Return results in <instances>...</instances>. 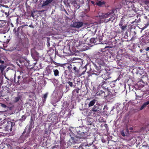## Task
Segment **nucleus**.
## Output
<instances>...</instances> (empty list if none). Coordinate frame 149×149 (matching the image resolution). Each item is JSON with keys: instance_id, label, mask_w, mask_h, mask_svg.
<instances>
[{"instance_id": "obj_35", "label": "nucleus", "mask_w": 149, "mask_h": 149, "mask_svg": "<svg viewBox=\"0 0 149 149\" xmlns=\"http://www.w3.org/2000/svg\"><path fill=\"white\" fill-rule=\"evenodd\" d=\"M107 95V99L112 98L114 96V95L109 90H108V94Z\"/></svg>"}, {"instance_id": "obj_27", "label": "nucleus", "mask_w": 149, "mask_h": 149, "mask_svg": "<svg viewBox=\"0 0 149 149\" xmlns=\"http://www.w3.org/2000/svg\"><path fill=\"white\" fill-rule=\"evenodd\" d=\"M136 2L135 0H133L132 1H131L128 5L127 6L128 8H132V7H133L134 5V4Z\"/></svg>"}, {"instance_id": "obj_43", "label": "nucleus", "mask_w": 149, "mask_h": 149, "mask_svg": "<svg viewBox=\"0 0 149 149\" xmlns=\"http://www.w3.org/2000/svg\"><path fill=\"white\" fill-rule=\"evenodd\" d=\"M92 143V144L91 145H93L92 147H93V149H97V147L95 146L93 144V142H92L91 143H89V144H91Z\"/></svg>"}, {"instance_id": "obj_44", "label": "nucleus", "mask_w": 149, "mask_h": 149, "mask_svg": "<svg viewBox=\"0 0 149 149\" xmlns=\"http://www.w3.org/2000/svg\"><path fill=\"white\" fill-rule=\"evenodd\" d=\"M86 7H87V8L85 9V10L86 12H88L89 9V6L88 4H87L86 5Z\"/></svg>"}, {"instance_id": "obj_26", "label": "nucleus", "mask_w": 149, "mask_h": 149, "mask_svg": "<svg viewBox=\"0 0 149 149\" xmlns=\"http://www.w3.org/2000/svg\"><path fill=\"white\" fill-rule=\"evenodd\" d=\"M93 119L91 118L88 117L87 119V124L88 125H92L93 123Z\"/></svg>"}, {"instance_id": "obj_12", "label": "nucleus", "mask_w": 149, "mask_h": 149, "mask_svg": "<svg viewBox=\"0 0 149 149\" xmlns=\"http://www.w3.org/2000/svg\"><path fill=\"white\" fill-rule=\"evenodd\" d=\"M84 23L81 22H77L74 23L72 24L71 25V26L75 28H79L84 25Z\"/></svg>"}, {"instance_id": "obj_39", "label": "nucleus", "mask_w": 149, "mask_h": 149, "mask_svg": "<svg viewBox=\"0 0 149 149\" xmlns=\"http://www.w3.org/2000/svg\"><path fill=\"white\" fill-rule=\"evenodd\" d=\"M80 89L79 88H77L76 89L74 90L72 92L73 93L76 92L77 94H78L79 93V91L80 90Z\"/></svg>"}, {"instance_id": "obj_42", "label": "nucleus", "mask_w": 149, "mask_h": 149, "mask_svg": "<svg viewBox=\"0 0 149 149\" xmlns=\"http://www.w3.org/2000/svg\"><path fill=\"white\" fill-rule=\"evenodd\" d=\"M20 97L19 96L16 97L15 98V102H17L20 99Z\"/></svg>"}, {"instance_id": "obj_33", "label": "nucleus", "mask_w": 149, "mask_h": 149, "mask_svg": "<svg viewBox=\"0 0 149 149\" xmlns=\"http://www.w3.org/2000/svg\"><path fill=\"white\" fill-rule=\"evenodd\" d=\"M120 27L122 31L123 32L126 30L127 28V25L126 24H125L124 25L120 26Z\"/></svg>"}, {"instance_id": "obj_20", "label": "nucleus", "mask_w": 149, "mask_h": 149, "mask_svg": "<svg viewBox=\"0 0 149 149\" xmlns=\"http://www.w3.org/2000/svg\"><path fill=\"white\" fill-rule=\"evenodd\" d=\"M133 10H129L127 11V15L129 17H131L134 16L135 14Z\"/></svg>"}, {"instance_id": "obj_1", "label": "nucleus", "mask_w": 149, "mask_h": 149, "mask_svg": "<svg viewBox=\"0 0 149 149\" xmlns=\"http://www.w3.org/2000/svg\"><path fill=\"white\" fill-rule=\"evenodd\" d=\"M89 128L84 126L77 127L75 130L78 135L86 139L88 135Z\"/></svg>"}, {"instance_id": "obj_5", "label": "nucleus", "mask_w": 149, "mask_h": 149, "mask_svg": "<svg viewBox=\"0 0 149 149\" xmlns=\"http://www.w3.org/2000/svg\"><path fill=\"white\" fill-rule=\"evenodd\" d=\"M71 72L68 70H65L61 77L63 84H65L67 82V81L71 79Z\"/></svg>"}, {"instance_id": "obj_2", "label": "nucleus", "mask_w": 149, "mask_h": 149, "mask_svg": "<svg viewBox=\"0 0 149 149\" xmlns=\"http://www.w3.org/2000/svg\"><path fill=\"white\" fill-rule=\"evenodd\" d=\"M1 124L7 131L11 132L13 128L15 127V122L8 121V119L6 118L1 121Z\"/></svg>"}, {"instance_id": "obj_6", "label": "nucleus", "mask_w": 149, "mask_h": 149, "mask_svg": "<svg viewBox=\"0 0 149 149\" xmlns=\"http://www.w3.org/2000/svg\"><path fill=\"white\" fill-rule=\"evenodd\" d=\"M31 131L30 128H29L26 131V128L25 129L22 135L20 136V139L23 141H25L29 136V133Z\"/></svg>"}, {"instance_id": "obj_47", "label": "nucleus", "mask_w": 149, "mask_h": 149, "mask_svg": "<svg viewBox=\"0 0 149 149\" xmlns=\"http://www.w3.org/2000/svg\"><path fill=\"white\" fill-rule=\"evenodd\" d=\"M47 95H48V93H46L44 95H43V98L45 99V100L47 98Z\"/></svg>"}, {"instance_id": "obj_36", "label": "nucleus", "mask_w": 149, "mask_h": 149, "mask_svg": "<svg viewBox=\"0 0 149 149\" xmlns=\"http://www.w3.org/2000/svg\"><path fill=\"white\" fill-rule=\"evenodd\" d=\"M132 10H133V11H134V12H135V14L136 15L137 13V12L139 10L138 8L135 7L134 6H133V7H132Z\"/></svg>"}, {"instance_id": "obj_49", "label": "nucleus", "mask_w": 149, "mask_h": 149, "mask_svg": "<svg viewBox=\"0 0 149 149\" xmlns=\"http://www.w3.org/2000/svg\"><path fill=\"white\" fill-rule=\"evenodd\" d=\"M146 107V106L149 104V101L146 102L143 104Z\"/></svg>"}, {"instance_id": "obj_37", "label": "nucleus", "mask_w": 149, "mask_h": 149, "mask_svg": "<svg viewBox=\"0 0 149 149\" xmlns=\"http://www.w3.org/2000/svg\"><path fill=\"white\" fill-rule=\"evenodd\" d=\"M108 90H106L104 92V94L103 95L104 97L107 99L108 95H108Z\"/></svg>"}, {"instance_id": "obj_45", "label": "nucleus", "mask_w": 149, "mask_h": 149, "mask_svg": "<svg viewBox=\"0 0 149 149\" xmlns=\"http://www.w3.org/2000/svg\"><path fill=\"white\" fill-rule=\"evenodd\" d=\"M145 144V145H142V147L145 148H148V145L147 143H144Z\"/></svg>"}, {"instance_id": "obj_58", "label": "nucleus", "mask_w": 149, "mask_h": 149, "mask_svg": "<svg viewBox=\"0 0 149 149\" xmlns=\"http://www.w3.org/2000/svg\"><path fill=\"white\" fill-rule=\"evenodd\" d=\"M5 14L6 15V17L8 16L9 15V14L8 13L6 12L5 13Z\"/></svg>"}, {"instance_id": "obj_64", "label": "nucleus", "mask_w": 149, "mask_h": 149, "mask_svg": "<svg viewBox=\"0 0 149 149\" xmlns=\"http://www.w3.org/2000/svg\"><path fill=\"white\" fill-rule=\"evenodd\" d=\"M91 3L92 4H94L95 2H94V1H91Z\"/></svg>"}, {"instance_id": "obj_61", "label": "nucleus", "mask_w": 149, "mask_h": 149, "mask_svg": "<svg viewBox=\"0 0 149 149\" xmlns=\"http://www.w3.org/2000/svg\"><path fill=\"white\" fill-rule=\"evenodd\" d=\"M31 16L32 17H34V15L33 14V13H31Z\"/></svg>"}, {"instance_id": "obj_51", "label": "nucleus", "mask_w": 149, "mask_h": 149, "mask_svg": "<svg viewBox=\"0 0 149 149\" xmlns=\"http://www.w3.org/2000/svg\"><path fill=\"white\" fill-rule=\"evenodd\" d=\"M105 47L104 48H102L101 49V50H100L101 52H104L106 51L105 50V48L107 47Z\"/></svg>"}, {"instance_id": "obj_19", "label": "nucleus", "mask_w": 149, "mask_h": 149, "mask_svg": "<svg viewBox=\"0 0 149 149\" xmlns=\"http://www.w3.org/2000/svg\"><path fill=\"white\" fill-rule=\"evenodd\" d=\"M88 68H89V71H90L91 70L90 65L88 63H87L83 67V69L84 70L83 71V72H82L81 74H84L85 73V72L86 71V70L88 69Z\"/></svg>"}, {"instance_id": "obj_29", "label": "nucleus", "mask_w": 149, "mask_h": 149, "mask_svg": "<svg viewBox=\"0 0 149 149\" xmlns=\"http://www.w3.org/2000/svg\"><path fill=\"white\" fill-rule=\"evenodd\" d=\"M74 65H75V62L72 63L68 66V68L69 69V71H70L71 72H72V71L73 70V68L74 66Z\"/></svg>"}, {"instance_id": "obj_3", "label": "nucleus", "mask_w": 149, "mask_h": 149, "mask_svg": "<svg viewBox=\"0 0 149 149\" xmlns=\"http://www.w3.org/2000/svg\"><path fill=\"white\" fill-rule=\"evenodd\" d=\"M113 81H103L99 84V86L101 87L104 90H110V88L113 87L115 86Z\"/></svg>"}, {"instance_id": "obj_57", "label": "nucleus", "mask_w": 149, "mask_h": 149, "mask_svg": "<svg viewBox=\"0 0 149 149\" xmlns=\"http://www.w3.org/2000/svg\"><path fill=\"white\" fill-rule=\"evenodd\" d=\"M63 11H64L67 15H68V13L65 9H64Z\"/></svg>"}, {"instance_id": "obj_38", "label": "nucleus", "mask_w": 149, "mask_h": 149, "mask_svg": "<svg viewBox=\"0 0 149 149\" xmlns=\"http://www.w3.org/2000/svg\"><path fill=\"white\" fill-rule=\"evenodd\" d=\"M66 83H68L69 86L71 87H73L74 88L76 86L75 84L74 85L72 82L70 81H67V82Z\"/></svg>"}, {"instance_id": "obj_11", "label": "nucleus", "mask_w": 149, "mask_h": 149, "mask_svg": "<svg viewBox=\"0 0 149 149\" xmlns=\"http://www.w3.org/2000/svg\"><path fill=\"white\" fill-rule=\"evenodd\" d=\"M121 135L123 137L128 136L129 135V132L127 127H126L125 129H123L120 131Z\"/></svg>"}, {"instance_id": "obj_56", "label": "nucleus", "mask_w": 149, "mask_h": 149, "mask_svg": "<svg viewBox=\"0 0 149 149\" xmlns=\"http://www.w3.org/2000/svg\"><path fill=\"white\" fill-rule=\"evenodd\" d=\"M104 126L106 128H108V125L107 124H104Z\"/></svg>"}, {"instance_id": "obj_17", "label": "nucleus", "mask_w": 149, "mask_h": 149, "mask_svg": "<svg viewBox=\"0 0 149 149\" xmlns=\"http://www.w3.org/2000/svg\"><path fill=\"white\" fill-rule=\"evenodd\" d=\"M53 70V68L51 69L49 67H47L45 70V73L46 75H49L51 74L52 73Z\"/></svg>"}, {"instance_id": "obj_55", "label": "nucleus", "mask_w": 149, "mask_h": 149, "mask_svg": "<svg viewBox=\"0 0 149 149\" xmlns=\"http://www.w3.org/2000/svg\"><path fill=\"white\" fill-rule=\"evenodd\" d=\"M26 79L28 81H26V83H28L29 81H30V80L31 79L29 78L28 77L26 78Z\"/></svg>"}, {"instance_id": "obj_28", "label": "nucleus", "mask_w": 149, "mask_h": 149, "mask_svg": "<svg viewBox=\"0 0 149 149\" xmlns=\"http://www.w3.org/2000/svg\"><path fill=\"white\" fill-rule=\"evenodd\" d=\"M95 4L99 6H101L105 4V2L104 1H99L96 3Z\"/></svg>"}, {"instance_id": "obj_46", "label": "nucleus", "mask_w": 149, "mask_h": 149, "mask_svg": "<svg viewBox=\"0 0 149 149\" xmlns=\"http://www.w3.org/2000/svg\"><path fill=\"white\" fill-rule=\"evenodd\" d=\"M0 69L1 71H3L4 69V66L3 65H0Z\"/></svg>"}, {"instance_id": "obj_50", "label": "nucleus", "mask_w": 149, "mask_h": 149, "mask_svg": "<svg viewBox=\"0 0 149 149\" xmlns=\"http://www.w3.org/2000/svg\"><path fill=\"white\" fill-rule=\"evenodd\" d=\"M80 3L81 5H82L84 3V0H79Z\"/></svg>"}, {"instance_id": "obj_14", "label": "nucleus", "mask_w": 149, "mask_h": 149, "mask_svg": "<svg viewBox=\"0 0 149 149\" xmlns=\"http://www.w3.org/2000/svg\"><path fill=\"white\" fill-rule=\"evenodd\" d=\"M92 144V143L91 144H88V143H81L77 148L74 149H84V147L90 146Z\"/></svg>"}, {"instance_id": "obj_34", "label": "nucleus", "mask_w": 149, "mask_h": 149, "mask_svg": "<svg viewBox=\"0 0 149 149\" xmlns=\"http://www.w3.org/2000/svg\"><path fill=\"white\" fill-rule=\"evenodd\" d=\"M53 72H54V74L55 76H57L59 75V71L57 69H53Z\"/></svg>"}, {"instance_id": "obj_30", "label": "nucleus", "mask_w": 149, "mask_h": 149, "mask_svg": "<svg viewBox=\"0 0 149 149\" xmlns=\"http://www.w3.org/2000/svg\"><path fill=\"white\" fill-rule=\"evenodd\" d=\"M130 1V0H123L122 1V4L124 6H127Z\"/></svg>"}, {"instance_id": "obj_18", "label": "nucleus", "mask_w": 149, "mask_h": 149, "mask_svg": "<svg viewBox=\"0 0 149 149\" xmlns=\"http://www.w3.org/2000/svg\"><path fill=\"white\" fill-rule=\"evenodd\" d=\"M20 29H22V27L21 26H19L17 29L15 28L13 30V31L15 36L17 37H18L19 35V30Z\"/></svg>"}, {"instance_id": "obj_8", "label": "nucleus", "mask_w": 149, "mask_h": 149, "mask_svg": "<svg viewBox=\"0 0 149 149\" xmlns=\"http://www.w3.org/2000/svg\"><path fill=\"white\" fill-rule=\"evenodd\" d=\"M81 66L80 62H75V65L73 69V72L76 74H78L79 73V70Z\"/></svg>"}, {"instance_id": "obj_59", "label": "nucleus", "mask_w": 149, "mask_h": 149, "mask_svg": "<svg viewBox=\"0 0 149 149\" xmlns=\"http://www.w3.org/2000/svg\"><path fill=\"white\" fill-rule=\"evenodd\" d=\"M0 63H4V61H2L0 59Z\"/></svg>"}, {"instance_id": "obj_54", "label": "nucleus", "mask_w": 149, "mask_h": 149, "mask_svg": "<svg viewBox=\"0 0 149 149\" xmlns=\"http://www.w3.org/2000/svg\"><path fill=\"white\" fill-rule=\"evenodd\" d=\"M144 18L146 19H149V15H148V16H144Z\"/></svg>"}, {"instance_id": "obj_40", "label": "nucleus", "mask_w": 149, "mask_h": 149, "mask_svg": "<svg viewBox=\"0 0 149 149\" xmlns=\"http://www.w3.org/2000/svg\"><path fill=\"white\" fill-rule=\"evenodd\" d=\"M125 22H124V21L123 20V18H122L121 20L120 21L119 24V26H122L123 25H124V24Z\"/></svg>"}, {"instance_id": "obj_23", "label": "nucleus", "mask_w": 149, "mask_h": 149, "mask_svg": "<svg viewBox=\"0 0 149 149\" xmlns=\"http://www.w3.org/2000/svg\"><path fill=\"white\" fill-rule=\"evenodd\" d=\"M142 42L145 43H148L149 41V34H148L147 36L143 38L142 39Z\"/></svg>"}, {"instance_id": "obj_13", "label": "nucleus", "mask_w": 149, "mask_h": 149, "mask_svg": "<svg viewBox=\"0 0 149 149\" xmlns=\"http://www.w3.org/2000/svg\"><path fill=\"white\" fill-rule=\"evenodd\" d=\"M117 59L116 62L118 65L119 66H122L123 64H125L126 63V61L123 58H121L120 59H119L118 58Z\"/></svg>"}, {"instance_id": "obj_48", "label": "nucleus", "mask_w": 149, "mask_h": 149, "mask_svg": "<svg viewBox=\"0 0 149 149\" xmlns=\"http://www.w3.org/2000/svg\"><path fill=\"white\" fill-rule=\"evenodd\" d=\"M59 145H55L53 146L52 148V149H54L55 148H59Z\"/></svg>"}, {"instance_id": "obj_25", "label": "nucleus", "mask_w": 149, "mask_h": 149, "mask_svg": "<svg viewBox=\"0 0 149 149\" xmlns=\"http://www.w3.org/2000/svg\"><path fill=\"white\" fill-rule=\"evenodd\" d=\"M89 40L91 43H94L95 44H97L99 43L97 42V38L95 39V38H91Z\"/></svg>"}, {"instance_id": "obj_24", "label": "nucleus", "mask_w": 149, "mask_h": 149, "mask_svg": "<svg viewBox=\"0 0 149 149\" xmlns=\"http://www.w3.org/2000/svg\"><path fill=\"white\" fill-rule=\"evenodd\" d=\"M53 1V0H46L43 2L42 5V7H44L48 5L49 4L52 3Z\"/></svg>"}, {"instance_id": "obj_16", "label": "nucleus", "mask_w": 149, "mask_h": 149, "mask_svg": "<svg viewBox=\"0 0 149 149\" xmlns=\"http://www.w3.org/2000/svg\"><path fill=\"white\" fill-rule=\"evenodd\" d=\"M115 14H114V10H112V11L104 15L105 18H108L109 17H111V16L113 17Z\"/></svg>"}, {"instance_id": "obj_63", "label": "nucleus", "mask_w": 149, "mask_h": 149, "mask_svg": "<svg viewBox=\"0 0 149 149\" xmlns=\"http://www.w3.org/2000/svg\"><path fill=\"white\" fill-rule=\"evenodd\" d=\"M133 128L132 127H130L129 128V130H133Z\"/></svg>"}, {"instance_id": "obj_15", "label": "nucleus", "mask_w": 149, "mask_h": 149, "mask_svg": "<svg viewBox=\"0 0 149 149\" xmlns=\"http://www.w3.org/2000/svg\"><path fill=\"white\" fill-rule=\"evenodd\" d=\"M59 142L60 144L61 148H63L66 144L64 139L61 137L59 141Z\"/></svg>"}, {"instance_id": "obj_9", "label": "nucleus", "mask_w": 149, "mask_h": 149, "mask_svg": "<svg viewBox=\"0 0 149 149\" xmlns=\"http://www.w3.org/2000/svg\"><path fill=\"white\" fill-rule=\"evenodd\" d=\"M92 63L93 64V65H94V67L96 70L97 71H94L95 72H96V73H95L94 72L92 73V74H95L97 76H98L99 75V74L101 73V71H102V70H100L101 69V66L100 65L98 64V63H97V64L95 63H93V62H92Z\"/></svg>"}, {"instance_id": "obj_32", "label": "nucleus", "mask_w": 149, "mask_h": 149, "mask_svg": "<svg viewBox=\"0 0 149 149\" xmlns=\"http://www.w3.org/2000/svg\"><path fill=\"white\" fill-rule=\"evenodd\" d=\"M104 91L102 90L99 91L96 93V95H100L103 96V95L104 94Z\"/></svg>"}, {"instance_id": "obj_10", "label": "nucleus", "mask_w": 149, "mask_h": 149, "mask_svg": "<svg viewBox=\"0 0 149 149\" xmlns=\"http://www.w3.org/2000/svg\"><path fill=\"white\" fill-rule=\"evenodd\" d=\"M16 74H15L14 75V81L15 84L17 85L18 86L20 84V83L21 81V76L19 75L18 76L17 78L16 79Z\"/></svg>"}, {"instance_id": "obj_60", "label": "nucleus", "mask_w": 149, "mask_h": 149, "mask_svg": "<svg viewBox=\"0 0 149 149\" xmlns=\"http://www.w3.org/2000/svg\"><path fill=\"white\" fill-rule=\"evenodd\" d=\"M1 106L2 107H6V105L3 104H2Z\"/></svg>"}, {"instance_id": "obj_62", "label": "nucleus", "mask_w": 149, "mask_h": 149, "mask_svg": "<svg viewBox=\"0 0 149 149\" xmlns=\"http://www.w3.org/2000/svg\"><path fill=\"white\" fill-rule=\"evenodd\" d=\"M146 50V51H149V47L147 48Z\"/></svg>"}, {"instance_id": "obj_21", "label": "nucleus", "mask_w": 149, "mask_h": 149, "mask_svg": "<svg viewBox=\"0 0 149 149\" xmlns=\"http://www.w3.org/2000/svg\"><path fill=\"white\" fill-rule=\"evenodd\" d=\"M72 4L73 5V6L76 9H78L80 8V4L77 2L76 0L73 1Z\"/></svg>"}, {"instance_id": "obj_41", "label": "nucleus", "mask_w": 149, "mask_h": 149, "mask_svg": "<svg viewBox=\"0 0 149 149\" xmlns=\"http://www.w3.org/2000/svg\"><path fill=\"white\" fill-rule=\"evenodd\" d=\"M26 118V116H25L24 115H23L22 116V118L19 119V120L23 121H24Z\"/></svg>"}, {"instance_id": "obj_7", "label": "nucleus", "mask_w": 149, "mask_h": 149, "mask_svg": "<svg viewBox=\"0 0 149 149\" xmlns=\"http://www.w3.org/2000/svg\"><path fill=\"white\" fill-rule=\"evenodd\" d=\"M100 106L99 104H96L91 109V112L94 114L98 115L101 112V109L100 108Z\"/></svg>"}, {"instance_id": "obj_52", "label": "nucleus", "mask_w": 149, "mask_h": 149, "mask_svg": "<svg viewBox=\"0 0 149 149\" xmlns=\"http://www.w3.org/2000/svg\"><path fill=\"white\" fill-rule=\"evenodd\" d=\"M145 4L146 5H149V0H146L145 1Z\"/></svg>"}, {"instance_id": "obj_4", "label": "nucleus", "mask_w": 149, "mask_h": 149, "mask_svg": "<svg viewBox=\"0 0 149 149\" xmlns=\"http://www.w3.org/2000/svg\"><path fill=\"white\" fill-rule=\"evenodd\" d=\"M70 136L71 137V139H70V141L71 143L73 144L81 143L84 140H85L86 139L80 136H75L74 137L73 136H74V134L73 133H70Z\"/></svg>"}, {"instance_id": "obj_31", "label": "nucleus", "mask_w": 149, "mask_h": 149, "mask_svg": "<svg viewBox=\"0 0 149 149\" xmlns=\"http://www.w3.org/2000/svg\"><path fill=\"white\" fill-rule=\"evenodd\" d=\"M97 100L95 99H93L91 100L88 104V107H91L93 106L95 104V102Z\"/></svg>"}, {"instance_id": "obj_53", "label": "nucleus", "mask_w": 149, "mask_h": 149, "mask_svg": "<svg viewBox=\"0 0 149 149\" xmlns=\"http://www.w3.org/2000/svg\"><path fill=\"white\" fill-rule=\"evenodd\" d=\"M146 107L143 104L142 106H141L140 108V109L141 110L143 109L144 107Z\"/></svg>"}, {"instance_id": "obj_22", "label": "nucleus", "mask_w": 149, "mask_h": 149, "mask_svg": "<svg viewBox=\"0 0 149 149\" xmlns=\"http://www.w3.org/2000/svg\"><path fill=\"white\" fill-rule=\"evenodd\" d=\"M102 77L104 79L103 81H107L110 78L109 74L108 73H106L103 75H102Z\"/></svg>"}]
</instances>
